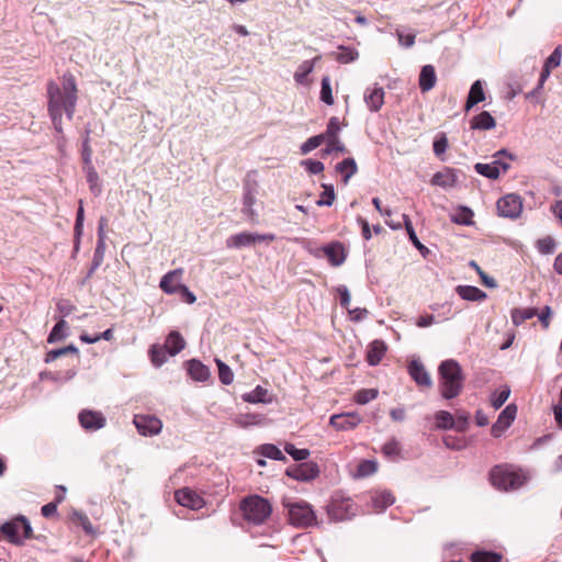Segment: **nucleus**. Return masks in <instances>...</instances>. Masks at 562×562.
<instances>
[{"instance_id": "11", "label": "nucleus", "mask_w": 562, "mask_h": 562, "mask_svg": "<svg viewBox=\"0 0 562 562\" xmlns=\"http://www.w3.org/2000/svg\"><path fill=\"white\" fill-rule=\"evenodd\" d=\"M286 475L297 481H312L319 475L316 462H303L286 469Z\"/></svg>"}, {"instance_id": "12", "label": "nucleus", "mask_w": 562, "mask_h": 562, "mask_svg": "<svg viewBox=\"0 0 562 562\" xmlns=\"http://www.w3.org/2000/svg\"><path fill=\"white\" fill-rule=\"evenodd\" d=\"M134 425L143 436L157 435L162 427L160 419L150 415H135Z\"/></svg>"}, {"instance_id": "13", "label": "nucleus", "mask_w": 562, "mask_h": 562, "mask_svg": "<svg viewBox=\"0 0 562 562\" xmlns=\"http://www.w3.org/2000/svg\"><path fill=\"white\" fill-rule=\"evenodd\" d=\"M178 505L192 510H199L204 507L205 501L198 492L184 487L178 490Z\"/></svg>"}, {"instance_id": "40", "label": "nucleus", "mask_w": 562, "mask_h": 562, "mask_svg": "<svg viewBox=\"0 0 562 562\" xmlns=\"http://www.w3.org/2000/svg\"><path fill=\"white\" fill-rule=\"evenodd\" d=\"M403 222H404V226H405V229L407 232V235L411 239V241L413 243V245L419 249V250H427V248L420 243V240L418 239L415 231H414V227H413V224H412V221L409 218L408 215L406 214H403Z\"/></svg>"}, {"instance_id": "16", "label": "nucleus", "mask_w": 562, "mask_h": 562, "mask_svg": "<svg viewBox=\"0 0 562 562\" xmlns=\"http://www.w3.org/2000/svg\"><path fill=\"white\" fill-rule=\"evenodd\" d=\"M474 169L479 175L495 180L502 172H507L509 169V164L503 162L499 159H495L490 164L477 162L475 164Z\"/></svg>"}, {"instance_id": "42", "label": "nucleus", "mask_w": 562, "mask_h": 562, "mask_svg": "<svg viewBox=\"0 0 562 562\" xmlns=\"http://www.w3.org/2000/svg\"><path fill=\"white\" fill-rule=\"evenodd\" d=\"M536 247L539 252L549 255L555 250L557 243L551 236H546L537 240Z\"/></svg>"}, {"instance_id": "22", "label": "nucleus", "mask_w": 562, "mask_h": 562, "mask_svg": "<svg viewBox=\"0 0 562 562\" xmlns=\"http://www.w3.org/2000/svg\"><path fill=\"white\" fill-rule=\"evenodd\" d=\"M189 376L198 382H205L210 379L209 368L199 360H190L186 363Z\"/></svg>"}, {"instance_id": "18", "label": "nucleus", "mask_w": 562, "mask_h": 562, "mask_svg": "<svg viewBox=\"0 0 562 562\" xmlns=\"http://www.w3.org/2000/svg\"><path fill=\"white\" fill-rule=\"evenodd\" d=\"M323 252L328 259L329 263L334 267L341 266L346 258L347 251L342 243L331 241L323 247Z\"/></svg>"}, {"instance_id": "29", "label": "nucleus", "mask_w": 562, "mask_h": 562, "mask_svg": "<svg viewBox=\"0 0 562 562\" xmlns=\"http://www.w3.org/2000/svg\"><path fill=\"white\" fill-rule=\"evenodd\" d=\"M243 400L247 403H270L272 400L269 397L267 389L258 385L251 392L245 393Z\"/></svg>"}, {"instance_id": "15", "label": "nucleus", "mask_w": 562, "mask_h": 562, "mask_svg": "<svg viewBox=\"0 0 562 562\" xmlns=\"http://www.w3.org/2000/svg\"><path fill=\"white\" fill-rule=\"evenodd\" d=\"M78 418L80 425L86 430L94 431L105 426V417L101 412L83 409L80 412Z\"/></svg>"}, {"instance_id": "4", "label": "nucleus", "mask_w": 562, "mask_h": 562, "mask_svg": "<svg viewBox=\"0 0 562 562\" xmlns=\"http://www.w3.org/2000/svg\"><path fill=\"white\" fill-rule=\"evenodd\" d=\"M239 508L244 519L254 525L265 522L272 512L270 503L259 495H251L244 498Z\"/></svg>"}, {"instance_id": "30", "label": "nucleus", "mask_w": 562, "mask_h": 562, "mask_svg": "<svg viewBox=\"0 0 562 562\" xmlns=\"http://www.w3.org/2000/svg\"><path fill=\"white\" fill-rule=\"evenodd\" d=\"M336 170L342 176L344 182L347 183L357 172L358 167L353 158H346L336 166Z\"/></svg>"}, {"instance_id": "38", "label": "nucleus", "mask_w": 562, "mask_h": 562, "mask_svg": "<svg viewBox=\"0 0 562 562\" xmlns=\"http://www.w3.org/2000/svg\"><path fill=\"white\" fill-rule=\"evenodd\" d=\"M394 502H395L394 495L387 491L378 493L373 497L374 507L378 509H384V508L391 506Z\"/></svg>"}, {"instance_id": "27", "label": "nucleus", "mask_w": 562, "mask_h": 562, "mask_svg": "<svg viewBox=\"0 0 562 562\" xmlns=\"http://www.w3.org/2000/svg\"><path fill=\"white\" fill-rule=\"evenodd\" d=\"M485 100V93L483 90V85L480 80H476L473 82V85L470 88L468 99L464 105V110L468 112L470 111L474 105Z\"/></svg>"}, {"instance_id": "62", "label": "nucleus", "mask_w": 562, "mask_h": 562, "mask_svg": "<svg viewBox=\"0 0 562 562\" xmlns=\"http://www.w3.org/2000/svg\"><path fill=\"white\" fill-rule=\"evenodd\" d=\"M56 307L63 317L68 316L75 311V305H72L68 300H59L56 304Z\"/></svg>"}, {"instance_id": "44", "label": "nucleus", "mask_w": 562, "mask_h": 562, "mask_svg": "<svg viewBox=\"0 0 562 562\" xmlns=\"http://www.w3.org/2000/svg\"><path fill=\"white\" fill-rule=\"evenodd\" d=\"M339 131H340V126H339L338 119L335 116L330 117L329 122L327 124L326 133L324 134L325 138L331 139L333 140L331 143L339 144V138H338Z\"/></svg>"}, {"instance_id": "1", "label": "nucleus", "mask_w": 562, "mask_h": 562, "mask_svg": "<svg viewBox=\"0 0 562 562\" xmlns=\"http://www.w3.org/2000/svg\"><path fill=\"white\" fill-rule=\"evenodd\" d=\"M47 110L54 128L58 134H61L63 114H66L68 120H72L76 112L78 89L75 77L67 72L60 78V85L49 81L47 83Z\"/></svg>"}, {"instance_id": "3", "label": "nucleus", "mask_w": 562, "mask_h": 562, "mask_svg": "<svg viewBox=\"0 0 562 562\" xmlns=\"http://www.w3.org/2000/svg\"><path fill=\"white\" fill-rule=\"evenodd\" d=\"M490 481L497 490L514 491L525 484L526 476L510 465L498 464L490 471Z\"/></svg>"}, {"instance_id": "48", "label": "nucleus", "mask_w": 562, "mask_h": 562, "mask_svg": "<svg viewBox=\"0 0 562 562\" xmlns=\"http://www.w3.org/2000/svg\"><path fill=\"white\" fill-rule=\"evenodd\" d=\"M510 394L509 387L505 386L499 392H496L491 397V404L495 409L501 408L508 400Z\"/></svg>"}, {"instance_id": "32", "label": "nucleus", "mask_w": 562, "mask_h": 562, "mask_svg": "<svg viewBox=\"0 0 562 562\" xmlns=\"http://www.w3.org/2000/svg\"><path fill=\"white\" fill-rule=\"evenodd\" d=\"M435 423L439 429H456L454 417L447 411H438L435 414Z\"/></svg>"}, {"instance_id": "47", "label": "nucleus", "mask_w": 562, "mask_h": 562, "mask_svg": "<svg viewBox=\"0 0 562 562\" xmlns=\"http://www.w3.org/2000/svg\"><path fill=\"white\" fill-rule=\"evenodd\" d=\"M284 451L290 454L295 461H303L310 457L308 449H299L293 443H286Z\"/></svg>"}, {"instance_id": "52", "label": "nucleus", "mask_w": 562, "mask_h": 562, "mask_svg": "<svg viewBox=\"0 0 562 562\" xmlns=\"http://www.w3.org/2000/svg\"><path fill=\"white\" fill-rule=\"evenodd\" d=\"M325 139V135L319 134L313 137H310L302 146L301 151L302 154H307L311 150L317 148Z\"/></svg>"}, {"instance_id": "34", "label": "nucleus", "mask_w": 562, "mask_h": 562, "mask_svg": "<svg viewBox=\"0 0 562 562\" xmlns=\"http://www.w3.org/2000/svg\"><path fill=\"white\" fill-rule=\"evenodd\" d=\"M67 329H68V325H67L66 321H64V319L58 321L56 323V325L53 327V329L50 330L47 341L49 344H54V342H57V341L66 338L68 335Z\"/></svg>"}, {"instance_id": "6", "label": "nucleus", "mask_w": 562, "mask_h": 562, "mask_svg": "<svg viewBox=\"0 0 562 562\" xmlns=\"http://www.w3.org/2000/svg\"><path fill=\"white\" fill-rule=\"evenodd\" d=\"M289 520L295 527L306 528L316 522V516L307 503L299 502L289 505Z\"/></svg>"}, {"instance_id": "21", "label": "nucleus", "mask_w": 562, "mask_h": 562, "mask_svg": "<svg viewBox=\"0 0 562 562\" xmlns=\"http://www.w3.org/2000/svg\"><path fill=\"white\" fill-rule=\"evenodd\" d=\"M364 102L370 111L378 112L384 104L383 88L378 87L376 85L371 88H368L364 93Z\"/></svg>"}, {"instance_id": "41", "label": "nucleus", "mask_w": 562, "mask_h": 562, "mask_svg": "<svg viewBox=\"0 0 562 562\" xmlns=\"http://www.w3.org/2000/svg\"><path fill=\"white\" fill-rule=\"evenodd\" d=\"M216 364H217V368H218V378H220V381L225 384V385H229L233 380H234V373L233 371L231 370V368L224 363L222 360L220 359H216Z\"/></svg>"}, {"instance_id": "63", "label": "nucleus", "mask_w": 562, "mask_h": 562, "mask_svg": "<svg viewBox=\"0 0 562 562\" xmlns=\"http://www.w3.org/2000/svg\"><path fill=\"white\" fill-rule=\"evenodd\" d=\"M539 321L544 329H548L550 326V319L552 315V311L550 306H544L542 311L538 314Z\"/></svg>"}, {"instance_id": "31", "label": "nucleus", "mask_w": 562, "mask_h": 562, "mask_svg": "<svg viewBox=\"0 0 562 562\" xmlns=\"http://www.w3.org/2000/svg\"><path fill=\"white\" fill-rule=\"evenodd\" d=\"M330 56L341 64H348L356 60L359 56L355 48L339 46L338 52H334Z\"/></svg>"}, {"instance_id": "36", "label": "nucleus", "mask_w": 562, "mask_h": 562, "mask_svg": "<svg viewBox=\"0 0 562 562\" xmlns=\"http://www.w3.org/2000/svg\"><path fill=\"white\" fill-rule=\"evenodd\" d=\"M537 315V308H516L512 312V319L515 325H520L527 319L532 318Z\"/></svg>"}, {"instance_id": "26", "label": "nucleus", "mask_w": 562, "mask_h": 562, "mask_svg": "<svg viewBox=\"0 0 562 562\" xmlns=\"http://www.w3.org/2000/svg\"><path fill=\"white\" fill-rule=\"evenodd\" d=\"M431 184L441 188H453L457 183V176L451 168H445L436 172L431 178Z\"/></svg>"}, {"instance_id": "33", "label": "nucleus", "mask_w": 562, "mask_h": 562, "mask_svg": "<svg viewBox=\"0 0 562 562\" xmlns=\"http://www.w3.org/2000/svg\"><path fill=\"white\" fill-rule=\"evenodd\" d=\"M317 59L318 57L314 58L313 60H305L299 66L294 74V80L297 83L304 85L306 82V77L313 71L315 61Z\"/></svg>"}, {"instance_id": "28", "label": "nucleus", "mask_w": 562, "mask_h": 562, "mask_svg": "<svg viewBox=\"0 0 562 562\" xmlns=\"http://www.w3.org/2000/svg\"><path fill=\"white\" fill-rule=\"evenodd\" d=\"M456 291L461 299L467 301H483L486 297L485 292L472 285H458Z\"/></svg>"}, {"instance_id": "24", "label": "nucleus", "mask_w": 562, "mask_h": 562, "mask_svg": "<svg viewBox=\"0 0 562 562\" xmlns=\"http://www.w3.org/2000/svg\"><path fill=\"white\" fill-rule=\"evenodd\" d=\"M386 345L383 340H373L367 351V361L370 366H376L381 362L386 352Z\"/></svg>"}, {"instance_id": "14", "label": "nucleus", "mask_w": 562, "mask_h": 562, "mask_svg": "<svg viewBox=\"0 0 562 562\" xmlns=\"http://www.w3.org/2000/svg\"><path fill=\"white\" fill-rule=\"evenodd\" d=\"M517 414V407L514 404H509L499 414L496 423L491 428L493 437H499L505 429H507L514 422Z\"/></svg>"}, {"instance_id": "57", "label": "nucleus", "mask_w": 562, "mask_h": 562, "mask_svg": "<svg viewBox=\"0 0 562 562\" xmlns=\"http://www.w3.org/2000/svg\"><path fill=\"white\" fill-rule=\"evenodd\" d=\"M82 227H83V206L82 203H80L79 209L77 211V217H76V224H75V234L77 238V243H79V238L82 234ZM78 248V244H76V249Z\"/></svg>"}, {"instance_id": "54", "label": "nucleus", "mask_w": 562, "mask_h": 562, "mask_svg": "<svg viewBox=\"0 0 562 562\" xmlns=\"http://www.w3.org/2000/svg\"><path fill=\"white\" fill-rule=\"evenodd\" d=\"M432 148L435 155L438 157H441V155L445 154V151L448 148V138L446 134L442 133L436 137V139L434 140Z\"/></svg>"}, {"instance_id": "50", "label": "nucleus", "mask_w": 562, "mask_h": 562, "mask_svg": "<svg viewBox=\"0 0 562 562\" xmlns=\"http://www.w3.org/2000/svg\"><path fill=\"white\" fill-rule=\"evenodd\" d=\"M160 288L166 293H175L176 292V271H169L160 281Z\"/></svg>"}, {"instance_id": "8", "label": "nucleus", "mask_w": 562, "mask_h": 562, "mask_svg": "<svg viewBox=\"0 0 562 562\" xmlns=\"http://www.w3.org/2000/svg\"><path fill=\"white\" fill-rule=\"evenodd\" d=\"M499 216L515 220L522 212V199L516 193H509L502 196L496 203Z\"/></svg>"}, {"instance_id": "37", "label": "nucleus", "mask_w": 562, "mask_h": 562, "mask_svg": "<svg viewBox=\"0 0 562 562\" xmlns=\"http://www.w3.org/2000/svg\"><path fill=\"white\" fill-rule=\"evenodd\" d=\"M471 562H501L502 555L490 551H475L471 554Z\"/></svg>"}, {"instance_id": "17", "label": "nucleus", "mask_w": 562, "mask_h": 562, "mask_svg": "<svg viewBox=\"0 0 562 562\" xmlns=\"http://www.w3.org/2000/svg\"><path fill=\"white\" fill-rule=\"evenodd\" d=\"M361 422H362V418L357 413L335 414L329 419V424L336 430L353 429Z\"/></svg>"}, {"instance_id": "9", "label": "nucleus", "mask_w": 562, "mask_h": 562, "mask_svg": "<svg viewBox=\"0 0 562 562\" xmlns=\"http://www.w3.org/2000/svg\"><path fill=\"white\" fill-rule=\"evenodd\" d=\"M276 236L273 234H252L243 232L239 234L232 235L226 240L228 248H241L251 246L257 241H273Z\"/></svg>"}, {"instance_id": "58", "label": "nucleus", "mask_w": 562, "mask_h": 562, "mask_svg": "<svg viewBox=\"0 0 562 562\" xmlns=\"http://www.w3.org/2000/svg\"><path fill=\"white\" fill-rule=\"evenodd\" d=\"M305 169L313 175L319 173L324 170V164L318 160L306 159L302 161Z\"/></svg>"}, {"instance_id": "49", "label": "nucleus", "mask_w": 562, "mask_h": 562, "mask_svg": "<svg viewBox=\"0 0 562 562\" xmlns=\"http://www.w3.org/2000/svg\"><path fill=\"white\" fill-rule=\"evenodd\" d=\"M376 471V463L370 460H363L357 468V476L366 477L372 475Z\"/></svg>"}, {"instance_id": "43", "label": "nucleus", "mask_w": 562, "mask_h": 562, "mask_svg": "<svg viewBox=\"0 0 562 562\" xmlns=\"http://www.w3.org/2000/svg\"><path fill=\"white\" fill-rule=\"evenodd\" d=\"M321 100L328 104H334V97H333V90L330 86V79L329 77H323L322 79V88H321Z\"/></svg>"}, {"instance_id": "59", "label": "nucleus", "mask_w": 562, "mask_h": 562, "mask_svg": "<svg viewBox=\"0 0 562 562\" xmlns=\"http://www.w3.org/2000/svg\"><path fill=\"white\" fill-rule=\"evenodd\" d=\"M178 296H180L181 301L188 304H192L195 302V295L182 284H178Z\"/></svg>"}, {"instance_id": "51", "label": "nucleus", "mask_w": 562, "mask_h": 562, "mask_svg": "<svg viewBox=\"0 0 562 562\" xmlns=\"http://www.w3.org/2000/svg\"><path fill=\"white\" fill-rule=\"evenodd\" d=\"M261 453L273 460H284L285 457L282 451L274 445L268 443L261 447Z\"/></svg>"}, {"instance_id": "19", "label": "nucleus", "mask_w": 562, "mask_h": 562, "mask_svg": "<svg viewBox=\"0 0 562 562\" xmlns=\"http://www.w3.org/2000/svg\"><path fill=\"white\" fill-rule=\"evenodd\" d=\"M562 59V47L558 46L554 48V50L551 53V55L546 59L544 65L542 67L539 82H538V89H541L549 78L551 71L559 67Z\"/></svg>"}, {"instance_id": "46", "label": "nucleus", "mask_w": 562, "mask_h": 562, "mask_svg": "<svg viewBox=\"0 0 562 562\" xmlns=\"http://www.w3.org/2000/svg\"><path fill=\"white\" fill-rule=\"evenodd\" d=\"M378 396V390L375 389H362L355 394V401L358 404H367Z\"/></svg>"}, {"instance_id": "23", "label": "nucleus", "mask_w": 562, "mask_h": 562, "mask_svg": "<svg viewBox=\"0 0 562 562\" xmlns=\"http://www.w3.org/2000/svg\"><path fill=\"white\" fill-rule=\"evenodd\" d=\"M437 82L436 71L432 65H425L419 74L418 85L422 92L430 91Z\"/></svg>"}, {"instance_id": "53", "label": "nucleus", "mask_w": 562, "mask_h": 562, "mask_svg": "<svg viewBox=\"0 0 562 562\" xmlns=\"http://www.w3.org/2000/svg\"><path fill=\"white\" fill-rule=\"evenodd\" d=\"M72 517H74V520L78 525H80L87 533H89V535L94 533V528H93L91 521L89 520V518L85 514L75 512Z\"/></svg>"}, {"instance_id": "5", "label": "nucleus", "mask_w": 562, "mask_h": 562, "mask_svg": "<svg viewBox=\"0 0 562 562\" xmlns=\"http://www.w3.org/2000/svg\"><path fill=\"white\" fill-rule=\"evenodd\" d=\"M3 535L13 543L21 544L25 539L32 537V527L30 521L20 516L11 521L1 526Z\"/></svg>"}, {"instance_id": "61", "label": "nucleus", "mask_w": 562, "mask_h": 562, "mask_svg": "<svg viewBox=\"0 0 562 562\" xmlns=\"http://www.w3.org/2000/svg\"><path fill=\"white\" fill-rule=\"evenodd\" d=\"M472 217H473V212L468 207H463L460 211L459 215L456 216L453 221L458 224L469 225L472 223Z\"/></svg>"}, {"instance_id": "55", "label": "nucleus", "mask_w": 562, "mask_h": 562, "mask_svg": "<svg viewBox=\"0 0 562 562\" xmlns=\"http://www.w3.org/2000/svg\"><path fill=\"white\" fill-rule=\"evenodd\" d=\"M324 192L321 195V199L317 201V205H327L330 206L335 201V191L333 186H324Z\"/></svg>"}, {"instance_id": "45", "label": "nucleus", "mask_w": 562, "mask_h": 562, "mask_svg": "<svg viewBox=\"0 0 562 562\" xmlns=\"http://www.w3.org/2000/svg\"><path fill=\"white\" fill-rule=\"evenodd\" d=\"M262 422V416L258 414H245L239 415L235 423L240 427H248V426H255L260 425Z\"/></svg>"}, {"instance_id": "10", "label": "nucleus", "mask_w": 562, "mask_h": 562, "mask_svg": "<svg viewBox=\"0 0 562 562\" xmlns=\"http://www.w3.org/2000/svg\"><path fill=\"white\" fill-rule=\"evenodd\" d=\"M176 355V331L168 335L166 345L153 346L150 349V359L155 367L162 366L168 356Z\"/></svg>"}, {"instance_id": "20", "label": "nucleus", "mask_w": 562, "mask_h": 562, "mask_svg": "<svg viewBox=\"0 0 562 562\" xmlns=\"http://www.w3.org/2000/svg\"><path fill=\"white\" fill-rule=\"evenodd\" d=\"M408 373L411 378L419 386L430 387L432 384L429 373L426 371L424 364L418 360H413L408 364Z\"/></svg>"}, {"instance_id": "56", "label": "nucleus", "mask_w": 562, "mask_h": 562, "mask_svg": "<svg viewBox=\"0 0 562 562\" xmlns=\"http://www.w3.org/2000/svg\"><path fill=\"white\" fill-rule=\"evenodd\" d=\"M469 414L465 412H457V418L456 420V430L460 432H464L468 430L469 427Z\"/></svg>"}, {"instance_id": "25", "label": "nucleus", "mask_w": 562, "mask_h": 562, "mask_svg": "<svg viewBox=\"0 0 562 562\" xmlns=\"http://www.w3.org/2000/svg\"><path fill=\"white\" fill-rule=\"evenodd\" d=\"M495 126L496 121L487 111L479 113L477 115L473 116L470 121L471 130L488 131L493 130Z\"/></svg>"}, {"instance_id": "39", "label": "nucleus", "mask_w": 562, "mask_h": 562, "mask_svg": "<svg viewBox=\"0 0 562 562\" xmlns=\"http://www.w3.org/2000/svg\"><path fill=\"white\" fill-rule=\"evenodd\" d=\"M381 451L386 458L395 460L401 454V445L397 440L391 439L383 445Z\"/></svg>"}, {"instance_id": "35", "label": "nucleus", "mask_w": 562, "mask_h": 562, "mask_svg": "<svg viewBox=\"0 0 562 562\" xmlns=\"http://www.w3.org/2000/svg\"><path fill=\"white\" fill-rule=\"evenodd\" d=\"M85 171L87 175V181L89 183V188L94 195H99L102 191V187L100 183L99 175L93 166L85 167Z\"/></svg>"}, {"instance_id": "7", "label": "nucleus", "mask_w": 562, "mask_h": 562, "mask_svg": "<svg viewBox=\"0 0 562 562\" xmlns=\"http://www.w3.org/2000/svg\"><path fill=\"white\" fill-rule=\"evenodd\" d=\"M328 516L337 521L350 519L356 515V504L350 497L334 496L327 506Z\"/></svg>"}, {"instance_id": "60", "label": "nucleus", "mask_w": 562, "mask_h": 562, "mask_svg": "<svg viewBox=\"0 0 562 562\" xmlns=\"http://www.w3.org/2000/svg\"><path fill=\"white\" fill-rule=\"evenodd\" d=\"M443 442L447 448L454 449V450H461L465 447V440L462 438L447 436L443 438Z\"/></svg>"}, {"instance_id": "64", "label": "nucleus", "mask_w": 562, "mask_h": 562, "mask_svg": "<svg viewBox=\"0 0 562 562\" xmlns=\"http://www.w3.org/2000/svg\"><path fill=\"white\" fill-rule=\"evenodd\" d=\"M337 292L339 294L340 305L342 307H345V308H348L349 304H350V293H349V290L347 289V286L340 285V286L337 288Z\"/></svg>"}, {"instance_id": "2", "label": "nucleus", "mask_w": 562, "mask_h": 562, "mask_svg": "<svg viewBox=\"0 0 562 562\" xmlns=\"http://www.w3.org/2000/svg\"><path fill=\"white\" fill-rule=\"evenodd\" d=\"M438 389L445 400H452L462 393L464 374L461 366L453 359L445 360L438 369Z\"/></svg>"}]
</instances>
